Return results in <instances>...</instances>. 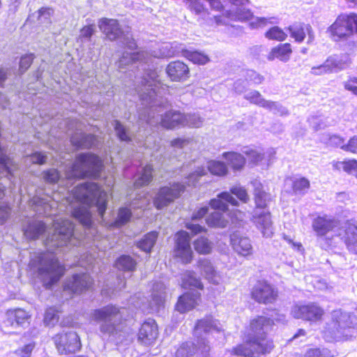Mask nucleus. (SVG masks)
Listing matches in <instances>:
<instances>
[{"mask_svg": "<svg viewBox=\"0 0 357 357\" xmlns=\"http://www.w3.org/2000/svg\"><path fill=\"white\" fill-rule=\"evenodd\" d=\"M11 208L7 204H0V225H3L10 217Z\"/></svg>", "mask_w": 357, "mask_h": 357, "instance_id": "nucleus-63", "label": "nucleus"}, {"mask_svg": "<svg viewBox=\"0 0 357 357\" xmlns=\"http://www.w3.org/2000/svg\"><path fill=\"white\" fill-rule=\"evenodd\" d=\"M188 8L196 15L208 14L207 8L200 0H185Z\"/></svg>", "mask_w": 357, "mask_h": 357, "instance_id": "nucleus-51", "label": "nucleus"}, {"mask_svg": "<svg viewBox=\"0 0 357 357\" xmlns=\"http://www.w3.org/2000/svg\"><path fill=\"white\" fill-rule=\"evenodd\" d=\"M194 248L199 254L206 255L212 250V243L207 238L199 237L194 241Z\"/></svg>", "mask_w": 357, "mask_h": 357, "instance_id": "nucleus-48", "label": "nucleus"}, {"mask_svg": "<svg viewBox=\"0 0 357 357\" xmlns=\"http://www.w3.org/2000/svg\"><path fill=\"white\" fill-rule=\"evenodd\" d=\"M228 204L232 206H238V201L228 192H221L218 195L217 197L210 201V206L220 211H215L206 218V221L208 226L221 228L227 226L228 220L224 217L222 212L225 213L228 211Z\"/></svg>", "mask_w": 357, "mask_h": 357, "instance_id": "nucleus-12", "label": "nucleus"}, {"mask_svg": "<svg viewBox=\"0 0 357 357\" xmlns=\"http://www.w3.org/2000/svg\"><path fill=\"white\" fill-rule=\"evenodd\" d=\"M182 287L183 288L203 289V284L199 278L195 276L192 271H186L182 277Z\"/></svg>", "mask_w": 357, "mask_h": 357, "instance_id": "nucleus-42", "label": "nucleus"}, {"mask_svg": "<svg viewBox=\"0 0 357 357\" xmlns=\"http://www.w3.org/2000/svg\"><path fill=\"white\" fill-rule=\"evenodd\" d=\"M230 242L234 250L239 255L247 257L252 254V246L248 238L234 233L230 236Z\"/></svg>", "mask_w": 357, "mask_h": 357, "instance_id": "nucleus-27", "label": "nucleus"}, {"mask_svg": "<svg viewBox=\"0 0 357 357\" xmlns=\"http://www.w3.org/2000/svg\"><path fill=\"white\" fill-rule=\"evenodd\" d=\"M158 326L155 320L149 319L142 325L139 334L138 340L146 345L151 344L158 337Z\"/></svg>", "mask_w": 357, "mask_h": 357, "instance_id": "nucleus-25", "label": "nucleus"}, {"mask_svg": "<svg viewBox=\"0 0 357 357\" xmlns=\"http://www.w3.org/2000/svg\"><path fill=\"white\" fill-rule=\"evenodd\" d=\"M244 98L250 101V103L255 104L259 107L265 108L267 100L264 99L261 94L257 91H251L245 94Z\"/></svg>", "mask_w": 357, "mask_h": 357, "instance_id": "nucleus-49", "label": "nucleus"}, {"mask_svg": "<svg viewBox=\"0 0 357 357\" xmlns=\"http://www.w3.org/2000/svg\"><path fill=\"white\" fill-rule=\"evenodd\" d=\"M34 347V343H29L22 348L16 350L13 354L14 357H30Z\"/></svg>", "mask_w": 357, "mask_h": 357, "instance_id": "nucleus-61", "label": "nucleus"}, {"mask_svg": "<svg viewBox=\"0 0 357 357\" xmlns=\"http://www.w3.org/2000/svg\"><path fill=\"white\" fill-rule=\"evenodd\" d=\"M265 109L280 116H287L289 114L288 109L278 102L268 100Z\"/></svg>", "mask_w": 357, "mask_h": 357, "instance_id": "nucleus-52", "label": "nucleus"}, {"mask_svg": "<svg viewBox=\"0 0 357 357\" xmlns=\"http://www.w3.org/2000/svg\"><path fill=\"white\" fill-rule=\"evenodd\" d=\"M327 32L335 41L347 40L354 33L357 34V15L344 13L338 15Z\"/></svg>", "mask_w": 357, "mask_h": 357, "instance_id": "nucleus-13", "label": "nucleus"}, {"mask_svg": "<svg viewBox=\"0 0 357 357\" xmlns=\"http://www.w3.org/2000/svg\"><path fill=\"white\" fill-rule=\"evenodd\" d=\"M310 188V181L305 178H301L294 181L293 189L296 192H301Z\"/></svg>", "mask_w": 357, "mask_h": 357, "instance_id": "nucleus-60", "label": "nucleus"}, {"mask_svg": "<svg viewBox=\"0 0 357 357\" xmlns=\"http://www.w3.org/2000/svg\"><path fill=\"white\" fill-rule=\"evenodd\" d=\"M153 168L148 165L142 169L135 176L134 185L136 187H140L149 184L152 179Z\"/></svg>", "mask_w": 357, "mask_h": 357, "instance_id": "nucleus-41", "label": "nucleus"}, {"mask_svg": "<svg viewBox=\"0 0 357 357\" xmlns=\"http://www.w3.org/2000/svg\"><path fill=\"white\" fill-rule=\"evenodd\" d=\"M242 153L247 156L250 162L255 165L259 164L265 157V153L250 146L244 147L242 149Z\"/></svg>", "mask_w": 357, "mask_h": 357, "instance_id": "nucleus-47", "label": "nucleus"}, {"mask_svg": "<svg viewBox=\"0 0 357 357\" xmlns=\"http://www.w3.org/2000/svg\"><path fill=\"white\" fill-rule=\"evenodd\" d=\"M291 53V49L290 44H281L271 50L267 56V59L269 61L278 59L282 61L286 62L289 59Z\"/></svg>", "mask_w": 357, "mask_h": 357, "instance_id": "nucleus-36", "label": "nucleus"}, {"mask_svg": "<svg viewBox=\"0 0 357 357\" xmlns=\"http://www.w3.org/2000/svg\"><path fill=\"white\" fill-rule=\"evenodd\" d=\"M100 29L110 40L122 38L123 44L129 50H134L137 45L132 36L127 31L126 33L121 29L118 21L114 19H101L98 24Z\"/></svg>", "mask_w": 357, "mask_h": 357, "instance_id": "nucleus-14", "label": "nucleus"}, {"mask_svg": "<svg viewBox=\"0 0 357 357\" xmlns=\"http://www.w3.org/2000/svg\"><path fill=\"white\" fill-rule=\"evenodd\" d=\"M53 10L51 8H43L38 10V20L41 23L49 22Z\"/></svg>", "mask_w": 357, "mask_h": 357, "instance_id": "nucleus-64", "label": "nucleus"}, {"mask_svg": "<svg viewBox=\"0 0 357 357\" xmlns=\"http://www.w3.org/2000/svg\"><path fill=\"white\" fill-rule=\"evenodd\" d=\"M252 185L254 187L255 209L266 210V207L271 200V195L263 190L262 184L260 182L255 181L252 182Z\"/></svg>", "mask_w": 357, "mask_h": 357, "instance_id": "nucleus-32", "label": "nucleus"}, {"mask_svg": "<svg viewBox=\"0 0 357 357\" xmlns=\"http://www.w3.org/2000/svg\"><path fill=\"white\" fill-rule=\"evenodd\" d=\"M277 296L275 289L266 282H258L252 291V298L261 303H271L275 301Z\"/></svg>", "mask_w": 357, "mask_h": 357, "instance_id": "nucleus-22", "label": "nucleus"}, {"mask_svg": "<svg viewBox=\"0 0 357 357\" xmlns=\"http://www.w3.org/2000/svg\"><path fill=\"white\" fill-rule=\"evenodd\" d=\"M165 285L162 282L153 284L151 293V300L149 303L150 312H158L163 307L165 298Z\"/></svg>", "mask_w": 357, "mask_h": 357, "instance_id": "nucleus-29", "label": "nucleus"}, {"mask_svg": "<svg viewBox=\"0 0 357 357\" xmlns=\"http://www.w3.org/2000/svg\"><path fill=\"white\" fill-rule=\"evenodd\" d=\"M231 3V7L227 12V16H214L209 18L208 23L213 25L225 24L227 20L246 21L250 20V26L252 29L262 28L266 26L268 23H271V18L252 17L250 10L246 8L248 4V0H229Z\"/></svg>", "mask_w": 357, "mask_h": 357, "instance_id": "nucleus-8", "label": "nucleus"}, {"mask_svg": "<svg viewBox=\"0 0 357 357\" xmlns=\"http://www.w3.org/2000/svg\"><path fill=\"white\" fill-rule=\"evenodd\" d=\"M158 77L156 70H148L142 78L141 86L135 89L142 105L149 107L139 112V123L142 125L145 123L151 126L160 124L167 129L183 127L184 113L179 111L169 110L163 115H155L157 107H165L167 102L163 96L169 90L158 79Z\"/></svg>", "mask_w": 357, "mask_h": 357, "instance_id": "nucleus-2", "label": "nucleus"}, {"mask_svg": "<svg viewBox=\"0 0 357 357\" xmlns=\"http://www.w3.org/2000/svg\"><path fill=\"white\" fill-rule=\"evenodd\" d=\"M273 347V341L266 335H255L254 333H248L245 343L235 348L234 352L237 356L259 357L261 354L270 353Z\"/></svg>", "mask_w": 357, "mask_h": 357, "instance_id": "nucleus-11", "label": "nucleus"}, {"mask_svg": "<svg viewBox=\"0 0 357 357\" xmlns=\"http://www.w3.org/2000/svg\"><path fill=\"white\" fill-rule=\"evenodd\" d=\"M208 170L213 175L218 176H226L228 173L227 165L218 160H210L207 162Z\"/></svg>", "mask_w": 357, "mask_h": 357, "instance_id": "nucleus-44", "label": "nucleus"}, {"mask_svg": "<svg viewBox=\"0 0 357 357\" xmlns=\"http://www.w3.org/2000/svg\"><path fill=\"white\" fill-rule=\"evenodd\" d=\"M343 86L345 90L357 96V76H349L343 82Z\"/></svg>", "mask_w": 357, "mask_h": 357, "instance_id": "nucleus-59", "label": "nucleus"}, {"mask_svg": "<svg viewBox=\"0 0 357 357\" xmlns=\"http://www.w3.org/2000/svg\"><path fill=\"white\" fill-rule=\"evenodd\" d=\"M190 238L185 231H179L176 234L175 257L179 258L183 264L190 263L192 258L190 246Z\"/></svg>", "mask_w": 357, "mask_h": 357, "instance_id": "nucleus-19", "label": "nucleus"}, {"mask_svg": "<svg viewBox=\"0 0 357 357\" xmlns=\"http://www.w3.org/2000/svg\"><path fill=\"white\" fill-rule=\"evenodd\" d=\"M291 314L295 319H301L310 322H317L322 319L325 311L317 303L295 305L291 307Z\"/></svg>", "mask_w": 357, "mask_h": 357, "instance_id": "nucleus-15", "label": "nucleus"}, {"mask_svg": "<svg viewBox=\"0 0 357 357\" xmlns=\"http://www.w3.org/2000/svg\"><path fill=\"white\" fill-rule=\"evenodd\" d=\"M184 185L180 183H174L170 187L160 188L153 199L154 206L160 209L173 202L182 192L184 191Z\"/></svg>", "mask_w": 357, "mask_h": 357, "instance_id": "nucleus-20", "label": "nucleus"}, {"mask_svg": "<svg viewBox=\"0 0 357 357\" xmlns=\"http://www.w3.org/2000/svg\"><path fill=\"white\" fill-rule=\"evenodd\" d=\"M230 191L244 203H246L249 200V196L246 190L241 185L233 186Z\"/></svg>", "mask_w": 357, "mask_h": 357, "instance_id": "nucleus-58", "label": "nucleus"}, {"mask_svg": "<svg viewBox=\"0 0 357 357\" xmlns=\"http://www.w3.org/2000/svg\"><path fill=\"white\" fill-rule=\"evenodd\" d=\"M16 165L14 162L7 155L6 151L0 145V172H6L8 178H4L5 181L11 180L13 176V171L16 168ZM5 185L3 183H0V199L4 196Z\"/></svg>", "mask_w": 357, "mask_h": 357, "instance_id": "nucleus-30", "label": "nucleus"}, {"mask_svg": "<svg viewBox=\"0 0 357 357\" xmlns=\"http://www.w3.org/2000/svg\"><path fill=\"white\" fill-rule=\"evenodd\" d=\"M222 157L234 171H241L245 166L244 156L237 152H224Z\"/></svg>", "mask_w": 357, "mask_h": 357, "instance_id": "nucleus-35", "label": "nucleus"}, {"mask_svg": "<svg viewBox=\"0 0 357 357\" xmlns=\"http://www.w3.org/2000/svg\"><path fill=\"white\" fill-rule=\"evenodd\" d=\"M93 320L99 322L100 331L109 337L121 335L123 331V313L120 307L114 305H107L101 308L94 310L91 313Z\"/></svg>", "mask_w": 357, "mask_h": 357, "instance_id": "nucleus-9", "label": "nucleus"}, {"mask_svg": "<svg viewBox=\"0 0 357 357\" xmlns=\"http://www.w3.org/2000/svg\"><path fill=\"white\" fill-rule=\"evenodd\" d=\"M47 156L42 153L36 152L26 158V162L29 161L34 164H44L46 162Z\"/></svg>", "mask_w": 357, "mask_h": 357, "instance_id": "nucleus-62", "label": "nucleus"}, {"mask_svg": "<svg viewBox=\"0 0 357 357\" xmlns=\"http://www.w3.org/2000/svg\"><path fill=\"white\" fill-rule=\"evenodd\" d=\"M176 51L174 50L172 44L164 43L158 51H153L151 54L140 51L133 53L124 52L118 61V67L123 70L126 66L134 65L137 62L140 64L149 63L151 61L152 57L163 58L172 57L176 54Z\"/></svg>", "mask_w": 357, "mask_h": 357, "instance_id": "nucleus-10", "label": "nucleus"}, {"mask_svg": "<svg viewBox=\"0 0 357 357\" xmlns=\"http://www.w3.org/2000/svg\"><path fill=\"white\" fill-rule=\"evenodd\" d=\"M222 330L221 324L217 320L211 317H206L199 320L194 329V335L196 337L197 349L194 343L185 342L176 350L175 357H190L195 350L202 354H206L210 350L208 345V337L215 333H220Z\"/></svg>", "mask_w": 357, "mask_h": 357, "instance_id": "nucleus-6", "label": "nucleus"}, {"mask_svg": "<svg viewBox=\"0 0 357 357\" xmlns=\"http://www.w3.org/2000/svg\"><path fill=\"white\" fill-rule=\"evenodd\" d=\"M357 327V317L341 310L331 312V320L326 324L324 336L328 341L348 340L354 336Z\"/></svg>", "mask_w": 357, "mask_h": 357, "instance_id": "nucleus-7", "label": "nucleus"}, {"mask_svg": "<svg viewBox=\"0 0 357 357\" xmlns=\"http://www.w3.org/2000/svg\"><path fill=\"white\" fill-rule=\"evenodd\" d=\"M59 319L58 311L54 307H50L45 312L44 324L47 326H54L58 322Z\"/></svg>", "mask_w": 357, "mask_h": 357, "instance_id": "nucleus-53", "label": "nucleus"}, {"mask_svg": "<svg viewBox=\"0 0 357 357\" xmlns=\"http://www.w3.org/2000/svg\"><path fill=\"white\" fill-rule=\"evenodd\" d=\"M166 73L173 82H184L190 75L188 66L180 61L170 62L166 68Z\"/></svg>", "mask_w": 357, "mask_h": 357, "instance_id": "nucleus-24", "label": "nucleus"}, {"mask_svg": "<svg viewBox=\"0 0 357 357\" xmlns=\"http://www.w3.org/2000/svg\"><path fill=\"white\" fill-rule=\"evenodd\" d=\"M200 293L197 291L187 292L181 296L176 305V310L184 313L195 308L200 301Z\"/></svg>", "mask_w": 357, "mask_h": 357, "instance_id": "nucleus-28", "label": "nucleus"}, {"mask_svg": "<svg viewBox=\"0 0 357 357\" xmlns=\"http://www.w3.org/2000/svg\"><path fill=\"white\" fill-rule=\"evenodd\" d=\"M337 225L335 218L325 214L318 215L312 221V230L328 248H341L344 244L349 252L357 255V225L351 222L341 227Z\"/></svg>", "mask_w": 357, "mask_h": 357, "instance_id": "nucleus-4", "label": "nucleus"}, {"mask_svg": "<svg viewBox=\"0 0 357 357\" xmlns=\"http://www.w3.org/2000/svg\"><path fill=\"white\" fill-rule=\"evenodd\" d=\"M92 284L93 280L89 274H75L66 282L64 289L79 294L89 289Z\"/></svg>", "mask_w": 357, "mask_h": 357, "instance_id": "nucleus-23", "label": "nucleus"}, {"mask_svg": "<svg viewBox=\"0 0 357 357\" xmlns=\"http://www.w3.org/2000/svg\"><path fill=\"white\" fill-rule=\"evenodd\" d=\"M303 357H333L331 351L326 349H310Z\"/></svg>", "mask_w": 357, "mask_h": 357, "instance_id": "nucleus-56", "label": "nucleus"}, {"mask_svg": "<svg viewBox=\"0 0 357 357\" xmlns=\"http://www.w3.org/2000/svg\"><path fill=\"white\" fill-rule=\"evenodd\" d=\"M69 130L75 128V132L71 134V143L77 148L89 149L96 145V138L93 135H85L81 130V124L77 121L69 123Z\"/></svg>", "mask_w": 357, "mask_h": 357, "instance_id": "nucleus-21", "label": "nucleus"}, {"mask_svg": "<svg viewBox=\"0 0 357 357\" xmlns=\"http://www.w3.org/2000/svg\"><path fill=\"white\" fill-rule=\"evenodd\" d=\"M7 322L11 326L22 325L27 321L30 317L29 314L22 309L8 310L6 313Z\"/></svg>", "mask_w": 357, "mask_h": 357, "instance_id": "nucleus-37", "label": "nucleus"}, {"mask_svg": "<svg viewBox=\"0 0 357 357\" xmlns=\"http://www.w3.org/2000/svg\"><path fill=\"white\" fill-rule=\"evenodd\" d=\"M116 266L119 270L131 272L135 270L136 262L131 257L122 255L116 261Z\"/></svg>", "mask_w": 357, "mask_h": 357, "instance_id": "nucleus-46", "label": "nucleus"}, {"mask_svg": "<svg viewBox=\"0 0 357 357\" xmlns=\"http://www.w3.org/2000/svg\"><path fill=\"white\" fill-rule=\"evenodd\" d=\"M197 267L200 273L210 283L213 284H218L220 283L222 277L209 259L206 258L200 259L198 261Z\"/></svg>", "mask_w": 357, "mask_h": 357, "instance_id": "nucleus-26", "label": "nucleus"}, {"mask_svg": "<svg viewBox=\"0 0 357 357\" xmlns=\"http://www.w3.org/2000/svg\"><path fill=\"white\" fill-rule=\"evenodd\" d=\"M157 238L158 233L156 231L149 232L137 243V247L146 252H150Z\"/></svg>", "mask_w": 357, "mask_h": 357, "instance_id": "nucleus-43", "label": "nucleus"}, {"mask_svg": "<svg viewBox=\"0 0 357 357\" xmlns=\"http://www.w3.org/2000/svg\"><path fill=\"white\" fill-rule=\"evenodd\" d=\"M251 220L263 237L268 238L273 236L274 228L271 213L268 210L255 209Z\"/></svg>", "mask_w": 357, "mask_h": 357, "instance_id": "nucleus-18", "label": "nucleus"}, {"mask_svg": "<svg viewBox=\"0 0 357 357\" xmlns=\"http://www.w3.org/2000/svg\"><path fill=\"white\" fill-rule=\"evenodd\" d=\"M24 236L29 239L38 238L45 231L43 222L36 220L29 221L23 228Z\"/></svg>", "mask_w": 357, "mask_h": 357, "instance_id": "nucleus-34", "label": "nucleus"}, {"mask_svg": "<svg viewBox=\"0 0 357 357\" xmlns=\"http://www.w3.org/2000/svg\"><path fill=\"white\" fill-rule=\"evenodd\" d=\"M273 324L271 319L259 316L250 321L248 333H254L255 335H264Z\"/></svg>", "mask_w": 357, "mask_h": 357, "instance_id": "nucleus-31", "label": "nucleus"}, {"mask_svg": "<svg viewBox=\"0 0 357 357\" xmlns=\"http://www.w3.org/2000/svg\"><path fill=\"white\" fill-rule=\"evenodd\" d=\"M182 56L194 63L204 65L209 61L208 55L198 51L182 50Z\"/></svg>", "mask_w": 357, "mask_h": 357, "instance_id": "nucleus-39", "label": "nucleus"}, {"mask_svg": "<svg viewBox=\"0 0 357 357\" xmlns=\"http://www.w3.org/2000/svg\"><path fill=\"white\" fill-rule=\"evenodd\" d=\"M204 119L196 113L184 114L183 127L198 128L202 126Z\"/></svg>", "mask_w": 357, "mask_h": 357, "instance_id": "nucleus-45", "label": "nucleus"}, {"mask_svg": "<svg viewBox=\"0 0 357 357\" xmlns=\"http://www.w3.org/2000/svg\"><path fill=\"white\" fill-rule=\"evenodd\" d=\"M266 37L270 40H276L278 41L284 40L287 36L282 29L278 26L271 28L265 34Z\"/></svg>", "mask_w": 357, "mask_h": 357, "instance_id": "nucleus-54", "label": "nucleus"}, {"mask_svg": "<svg viewBox=\"0 0 357 357\" xmlns=\"http://www.w3.org/2000/svg\"><path fill=\"white\" fill-rule=\"evenodd\" d=\"M291 36L297 42H302L306 34L308 36V43L314 40L312 27L309 24H297L289 28Z\"/></svg>", "mask_w": 357, "mask_h": 357, "instance_id": "nucleus-33", "label": "nucleus"}, {"mask_svg": "<svg viewBox=\"0 0 357 357\" xmlns=\"http://www.w3.org/2000/svg\"><path fill=\"white\" fill-rule=\"evenodd\" d=\"M334 73L331 61L328 58L322 64L311 68L310 73L314 75H322Z\"/></svg>", "mask_w": 357, "mask_h": 357, "instance_id": "nucleus-50", "label": "nucleus"}, {"mask_svg": "<svg viewBox=\"0 0 357 357\" xmlns=\"http://www.w3.org/2000/svg\"><path fill=\"white\" fill-rule=\"evenodd\" d=\"M54 342L59 352L61 354L74 353L81 347L79 338L75 332L58 334L54 337Z\"/></svg>", "mask_w": 357, "mask_h": 357, "instance_id": "nucleus-17", "label": "nucleus"}, {"mask_svg": "<svg viewBox=\"0 0 357 357\" xmlns=\"http://www.w3.org/2000/svg\"><path fill=\"white\" fill-rule=\"evenodd\" d=\"M150 202L151 196H149V194L144 193L143 195H138L129 205L119 208L117 218L116 220L112 223L111 226L119 227L126 224L130 220L132 210L144 208L149 205Z\"/></svg>", "mask_w": 357, "mask_h": 357, "instance_id": "nucleus-16", "label": "nucleus"}, {"mask_svg": "<svg viewBox=\"0 0 357 357\" xmlns=\"http://www.w3.org/2000/svg\"><path fill=\"white\" fill-rule=\"evenodd\" d=\"M107 193L95 183H84L78 185L68 196L65 204H68L73 216L85 227V237L96 231L91 226V208L98 211L102 217L106 210Z\"/></svg>", "mask_w": 357, "mask_h": 357, "instance_id": "nucleus-3", "label": "nucleus"}, {"mask_svg": "<svg viewBox=\"0 0 357 357\" xmlns=\"http://www.w3.org/2000/svg\"><path fill=\"white\" fill-rule=\"evenodd\" d=\"M206 174V170L203 167H199L197 169L192 173H191L186 178V183L188 185H194L198 181L199 178L205 175Z\"/></svg>", "mask_w": 357, "mask_h": 357, "instance_id": "nucleus-55", "label": "nucleus"}, {"mask_svg": "<svg viewBox=\"0 0 357 357\" xmlns=\"http://www.w3.org/2000/svg\"><path fill=\"white\" fill-rule=\"evenodd\" d=\"M332 166L333 170L340 171L342 169L348 174H357V161L356 160L333 161Z\"/></svg>", "mask_w": 357, "mask_h": 357, "instance_id": "nucleus-40", "label": "nucleus"}, {"mask_svg": "<svg viewBox=\"0 0 357 357\" xmlns=\"http://www.w3.org/2000/svg\"><path fill=\"white\" fill-rule=\"evenodd\" d=\"M54 233L47 239V252H33L31 255L29 268L43 280L44 285L49 288L56 282L64 273L63 267L59 263L55 250H63L64 247L79 246L82 241L74 234V225L68 220L56 219L53 225Z\"/></svg>", "mask_w": 357, "mask_h": 357, "instance_id": "nucleus-1", "label": "nucleus"}, {"mask_svg": "<svg viewBox=\"0 0 357 357\" xmlns=\"http://www.w3.org/2000/svg\"><path fill=\"white\" fill-rule=\"evenodd\" d=\"M334 73L344 70L349 66L351 61L348 55H333L328 57Z\"/></svg>", "mask_w": 357, "mask_h": 357, "instance_id": "nucleus-38", "label": "nucleus"}, {"mask_svg": "<svg viewBox=\"0 0 357 357\" xmlns=\"http://www.w3.org/2000/svg\"><path fill=\"white\" fill-rule=\"evenodd\" d=\"M113 126L114 127L118 137L121 141H130L131 139L128 131L123 127V126L120 123V122H119L118 121H114L113 123Z\"/></svg>", "mask_w": 357, "mask_h": 357, "instance_id": "nucleus-57", "label": "nucleus"}, {"mask_svg": "<svg viewBox=\"0 0 357 357\" xmlns=\"http://www.w3.org/2000/svg\"><path fill=\"white\" fill-rule=\"evenodd\" d=\"M102 167V161L97 155L92 153L79 154L66 169L64 178L56 169L52 168L43 172V179L47 183H58L59 186L68 188L76 178L99 176Z\"/></svg>", "mask_w": 357, "mask_h": 357, "instance_id": "nucleus-5", "label": "nucleus"}]
</instances>
